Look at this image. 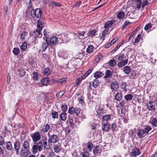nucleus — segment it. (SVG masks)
Returning <instances> with one entry per match:
<instances>
[{
  "label": "nucleus",
  "mask_w": 157,
  "mask_h": 157,
  "mask_svg": "<svg viewBox=\"0 0 157 157\" xmlns=\"http://www.w3.org/2000/svg\"><path fill=\"white\" fill-rule=\"evenodd\" d=\"M43 149V144L40 141L33 145L32 151L34 154H36L38 150L40 151Z\"/></svg>",
  "instance_id": "f257e3e1"
},
{
  "label": "nucleus",
  "mask_w": 157,
  "mask_h": 157,
  "mask_svg": "<svg viewBox=\"0 0 157 157\" xmlns=\"http://www.w3.org/2000/svg\"><path fill=\"white\" fill-rule=\"evenodd\" d=\"M48 137V141L49 143H52L54 144L57 143L59 140V139L56 135L52 134L50 131L48 132L47 134Z\"/></svg>",
  "instance_id": "f03ea898"
},
{
  "label": "nucleus",
  "mask_w": 157,
  "mask_h": 157,
  "mask_svg": "<svg viewBox=\"0 0 157 157\" xmlns=\"http://www.w3.org/2000/svg\"><path fill=\"white\" fill-rule=\"evenodd\" d=\"M37 29L34 32V35L37 37H41L42 36L41 30H42L43 25L41 22L38 21V24L37 25Z\"/></svg>",
  "instance_id": "7ed1b4c3"
},
{
  "label": "nucleus",
  "mask_w": 157,
  "mask_h": 157,
  "mask_svg": "<svg viewBox=\"0 0 157 157\" xmlns=\"http://www.w3.org/2000/svg\"><path fill=\"white\" fill-rule=\"evenodd\" d=\"M31 15L33 17H36L37 18L41 17L42 14V10L39 8L36 9L35 10H32L31 12Z\"/></svg>",
  "instance_id": "20e7f679"
},
{
  "label": "nucleus",
  "mask_w": 157,
  "mask_h": 157,
  "mask_svg": "<svg viewBox=\"0 0 157 157\" xmlns=\"http://www.w3.org/2000/svg\"><path fill=\"white\" fill-rule=\"evenodd\" d=\"M147 109L149 111H155V103L152 101H149L147 103Z\"/></svg>",
  "instance_id": "39448f33"
},
{
  "label": "nucleus",
  "mask_w": 157,
  "mask_h": 157,
  "mask_svg": "<svg viewBox=\"0 0 157 157\" xmlns=\"http://www.w3.org/2000/svg\"><path fill=\"white\" fill-rule=\"evenodd\" d=\"M14 147L16 151V154L17 155L19 154V150L21 148V144L20 142L17 140L13 143Z\"/></svg>",
  "instance_id": "423d86ee"
},
{
  "label": "nucleus",
  "mask_w": 157,
  "mask_h": 157,
  "mask_svg": "<svg viewBox=\"0 0 157 157\" xmlns=\"http://www.w3.org/2000/svg\"><path fill=\"white\" fill-rule=\"evenodd\" d=\"M31 136L33 141L35 142H36L39 140L41 138L40 134L37 132L34 133Z\"/></svg>",
  "instance_id": "0eeeda50"
},
{
  "label": "nucleus",
  "mask_w": 157,
  "mask_h": 157,
  "mask_svg": "<svg viewBox=\"0 0 157 157\" xmlns=\"http://www.w3.org/2000/svg\"><path fill=\"white\" fill-rule=\"evenodd\" d=\"M48 38H46L45 42H44L42 43L41 48L42 50V52H45L48 48L49 44L48 42L49 40L47 39Z\"/></svg>",
  "instance_id": "6e6552de"
},
{
  "label": "nucleus",
  "mask_w": 157,
  "mask_h": 157,
  "mask_svg": "<svg viewBox=\"0 0 157 157\" xmlns=\"http://www.w3.org/2000/svg\"><path fill=\"white\" fill-rule=\"evenodd\" d=\"M140 154V151L138 148H135L132 150L131 152V157H136Z\"/></svg>",
  "instance_id": "1a4fd4ad"
},
{
  "label": "nucleus",
  "mask_w": 157,
  "mask_h": 157,
  "mask_svg": "<svg viewBox=\"0 0 157 157\" xmlns=\"http://www.w3.org/2000/svg\"><path fill=\"white\" fill-rule=\"evenodd\" d=\"M137 135L140 138H143L146 135L143 128L138 129L137 131Z\"/></svg>",
  "instance_id": "9d476101"
},
{
  "label": "nucleus",
  "mask_w": 157,
  "mask_h": 157,
  "mask_svg": "<svg viewBox=\"0 0 157 157\" xmlns=\"http://www.w3.org/2000/svg\"><path fill=\"white\" fill-rule=\"evenodd\" d=\"M58 38L56 36H53L51 38L49 41V45H55L59 41L58 40Z\"/></svg>",
  "instance_id": "9b49d317"
},
{
  "label": "nucleus",
  "mask_w": 157,
  "mask_h": 157,
  "mask_svg": "<svg viewBox=\"0 0 157 157\" xmlns=\"http://www.w3.org/2000/svg\"><path fill=\"white\" fill-rule=\"evenodd\" d=\"M29 149H24L21 148L20 152L21 154L24 157H26L29 154Z\"/></svg>",
  "instance_id": "f8f14e48"
},
{
  "label": "nucleus",
  "mask_w": 157,
  "mask_h": 157,
  "mask_svg": "<svg viewBox=\"0 0 157 157\" xmlns=\"http://www.w3.org/2000/svg\"><path fill=\"white\" fill-rule=\"evenodd\" d=\"M29 146L30 143L27 140H25L22 143V147L21 148L24 149H29Z\"/></svg>",
  "instance_id": "ddd939ff"
},
{
  "label": "nucleus",
  "mask_w": 157,
  "mask_h": 157,
  "mask_svg": "<svg viewBox=\"0 0 157 157\" xmlns=\"http://www.w3.org/2000/svg\"><path fill=\"white\" fill-rule=\"evenodd\" d=\"M47 2L50 5L52 6L53 7H59L60 6L59 3H57L55 1L48 0Z\"/></svg>",
  "instance_id": "4468645a"
},
{
  "label": "nucleus",
  "mask_w": 157,
  "mask_h": 157,
  "mask_svg": "<svg viewBox=\"0 0 157 157\" xmlns=\"http://www.w3.org/2000/svg\"><path fill=\"white\" fill-rule=\"evenodd\" d=\"M128 61V59L121 61L120 62L117 64V66L119 67H122L127 64Z\"/></svg>",
  "instance_id": "2eb2a0df"
},
{
  "label": "nucleus",
  "mask_w": 157,
  "mask_h": 157,
  "mask_svg": "<svg viewBox=\"0 0 157 157\" xmlns=\"http://www.w3.org/2000/svg\"><path fill=\"white\" fill-rule=\"evenodd\" d=\"M41 82L43 86H47L48 85L49 81L48 78H45L41 80Z\"/></svg>",
  "instance_id": "dca6fc26"
},
{
  "label": "nucleus",
  "mask_w": 157,
  "mask_h": 157,
  "mask_svg": "<svg viewBox=\"0 0 157 157\" xmlns=\"http://www.w3.org/2000/svg\"><path fill=\"white\" fill-rule=\"evenodd\" d=\"M149 122L152 126L155 127H157V119L155 118H151L149 121Z\"/></svg>",
  "instance_id": "f3484780"
},
{
  "label": "nucleus",
  "mask_w": 157,
  "mask_h": 157,
  "mask_svg": "<svg viewBox=\"0 0 157 157\" xmlns=\"http://www.w3.org/2000/svg\"><path fill=\"white\" fill-rule=\"evenodd\" d=\"M117 18L119 19H122L125 16V13L122 11H118L117 12Z\"/></svg>",
  "instance_id": "a211bd4d"
},
{
  "label": "nucleus",
  "mask_w": 157,
  "mask_h": 157,
  "mask_svg": "<svg viewBox=\"0 0 157 157\" xmlns=\"http://www.w3.org/2000/svg\"><path fill=\"white\" fill-rule=\"evenodd\" d=\"M95 109L98 114H103L104 112L103 109L100 105L97 106L95 107Z\"/></svg>",
  "instance_id": "6ab92c4d"
},
{
  "label": "nucleus",
  "mask_w": 157,
  "mask_h": 157,
  "mask_svg": "<svg viewBox=\"0 0 157 157\" xmlns=\"http://www.w3.org/2000/svg\"><path fill=\"white\" fill-rule=\"evenodd\" d=\"M61 145L59 144H55L53 146L54 150L55 152L56 153H59L60 151L61 150Z\"/></svg>",
  "instance_id": "aec40b11"
},
{
  "label": "nucleus",
  "mask_w": 157,
  "mask_h": 157,
  "mask_svg": "<svg viewBox=\"0 0 157 157\" xmlns=\"http://www.w3.org/2000/svg\"><path fill=\"white\" fill-rule=\"evenodd\" d=\"M111 86L113 90H116L118 87L117 82V81L113 82L111 84Z\"/></svg>",
  "instance_id": "412c9836"
},
{
  "label": "nucleus",
  "mask_w": 157,
  "mask_h": 157,
  "mask_svg": "<svg viewBox=\"0 0 157 157\" xmlns=\"http://www.w3.org/2000/svg\"><path fill=\"white\" fill-rule=\"evenodd\" d=\"M86 149L89 151H91L93 147V145L92 143L90 142H88L86 144Z\"/></svg>",
  "instance_id": "4be33fe9"
},
{
  "label": "nucleus",
  "mask_w": 157,
  "mask_h": 157,
  "mask_svg": "<svg viewBox=\"0 0 157 157\" xmlns=\"http://www.w3.org/2000/svg\"><path fill=\"white\" fill-rule=\"evenodd\" d=\"M115 99L118 101H120L122 98V94L121 93L118 92L115 95Z\"/></svg>",
  "instance_id": "5701e85b"
},
{
  "label": "nucleus",
  "mask_w": 157,
  "mask_h": 157,
  "mask_svg": "<svg viewBox=\"0 0 157 157\" xmlns=\"http://www.w3.org/2000/svg\"><path fill=\"white\" fill-rule=\"evenodd\" d=\"M125 55L123 53H120L116 56V59L118 61H121L123 60L125 57Z\"/></svg>",
  "instance_id": "b1692460"
},
{
  "label": "nucleus",
  "mask_w": 157,
  "mask_h": 157,
  "mask_svg": "<svg viewBox=\"0 0 157 157\" xmlns=\"http://www.w3.org/2000/svg\"><path fill=\"white\" fill-rule=\"evenodd\" d=\"M33 9L32 1L31 0H30L27 6L26 12L27 13H29L30 11H31L32 10H33Z\"/></svg>",
  "instance_id": "393cba45"
},
{
  "label": "nucleus",
  "mask_w": 157,
  "mask_h": 157,
  "mask_svg": "<svg viewBox=\"0 0 157 157\" xmlns=\"http://www.w3.org/2000/svg\"><path fill=\"white\" fill-rule=\"evenodd\" d=\"M114 22L115 21L113 20L108 21L105 23L104 28L105 29H107L108 27L111 26Z\"/></svg>",
  "instance_id": "a878e982"
},
{
  "label": "nucleus",
  "mask_w": 157,
  "mask_h": 157,
  "mask_svg": "<svg viewBox=\"0 0 157 157\" xmlns=\"http://www.w3.org/2000/svg\"><path fill=\"white\" fill-rule=\"evenodd\" d=\"M50 126L49 124H46L40 130V131L44 132H47L49 129Z\"/></svg>",
  "instance_id": "bb28decb"
},
{
  "label": "nucleus",
  "mask_w": 157,
  "mask_h": 157,
  "mask_svg": "<svg viewBox=\"0 0 157 157\" xmlns=\"http://www.w3.org/2000/svg\"><path fill=\"white\" fill-rule=\"evenodd\" d=\"M146 135L152 129V127L151 126L147 125L143 128Z\"/></svg>",
  "instance_id": "cd10ccee"
},
{
  "label": "nucleus",
  "mask_w": 157,
  "mask_h": 157,
  "mask_svg": "<svg viewBox=\"0 0 157 157\" xmlns=\"http://www.w3.org/2000/svg\"><path fill=\"white\" fill-rule=\"evenodd\" d=\"M109 125L108 124H104L102 126V128L103 131H108L109 130Z\"/></svg>",
  "instance_id": "c85d7f7f"
},
{
  "label": "nucleus",
  "mask_w": 157,
  "mask_h": 157,
  "mask_svg": "<svg viewBox=\"0 0 157 157\" xmlns=\"http://www.w3.org/2000/svg\"><path fill=\"white\" fill-rule=\"evenodd\" d=\"M60 119L63 121H65L67 118V114L63 112L60 115Z\"/></svg>",
  "instance_id": "c756f323"
},
{
  "label": "nucleus",
  "mask_w": 157,
  "mask_h": 157,
  "mask_svg": "<svg viewBox=\"0 0 157 157\" xmlns=\"http://www.w3.org/2000/svg\"><path fill=\"white\" fill-rule=\"evenodd\" d=\"M28 35V33L25 31H23L20 33V38L22 40H25V38Z\"/></svg>",
  "instance_id": "7c9ffc66"
},
{
  "label": "nucleus",
  "mask_w": 157,
  "mask_h": 157,
  "mask_svg": "<svg viewBox=\"0 0 157 157\" xmlns=\"http://www.w3.org/2000/svg\"><path fill=\"white\" fill-rule=\"evenodd\" d=\"M6 147L7 149L9 150H11L12 148V145L10 141H8L6 143Z\"/></svg>",
  "instance_id": "2f4dec72"
},
{
  "label": "nucleus",
  "mask_w": 157,
  "mask_h": 157,
  "mask_svg": "<svg viewBox=\"0 0 157 157\" xmlns=\"http://www.w3.org/2000/svg\"><path fill=\"white\" fill-rule=\"evenodd\" d=\"M124 72L126 74H128L131 72V69L130 67L128 66L125 67L123 69Z\"/></svg>",
  "instance_id": "473e14b6"
},
{
  "label": "nucleus",
  "mask_w": 157,
  "mask_h": 157,
  "mask_svg": "<svg viewBox=\"0 0 157 157\" xmlns=\"http://www.w3.org/2000/svg\"><path fill=\"white\" fill-rule=\"evenodd\" d=\"M104 75V74L101 71H98L94 73V77L97 78H99Z\"/></svg>",
  "instance_id": "72a5a7b5"
},
{
  "label": "nucleus",
  "mask_w": 157,
  "mask_h": 157,
  "mask_svg": "<svg viewBox=\"0 0 157 157\" xmlns=\"http://www.w3.org/2000/svg\"><path fill=\"white\" fill-rule=\"evenodd\" d=\"M99 83L100 82L99 80L96 78L94 80L92 83V86L94 88H96L99 85Z\"/></svg>",
  "instance_id": "f704fd0d"
},
{
  "label": "nucleus",
  "mask_w": 157,
  "mask_h": 157,
  "mask_svg": "<svg viewBox=\"0 0 157 157\" xmlns=\"http://www.w3.org/2000/svg\"><path fill=\"white\" fill-rule=\"evenodd\" d=\"M76 109L73 107H70L68 110V113L71 114L75 113Z\"/></svg>",
  "instance_id": "c9c22d12"
},
{
  "label": "nucleus",
  "mask_w": 157,
  "mask_h": 157,
  "mask_svg": "<svg viewBox=\"0 0 157 157\" xmlns=\"http://www.w3.org/2000/svg\"><path fill=\"white\" fill-rule=\"evenodd\" d=\"M51 73L50 69L48 67L45 68L44 70V73L45 75L48 76L50 75Z\"/></svg>",
  "instance_id": "e433bc0d"
},
{
  "label": "nucleus",
  "mask_w": 157,
  "mask_h": 157,
  "mask_svg": "<svg viewBox=\"0 0 157 157\" xmlns=\"http://www.w3.org/2000/svg\"><path fill=\"white\" fill-rule=\"evenodd\" d=\"M92 68H91L88 70L85 74L82 76V79L85 78L92 72Z\"/></svg>",
  "instance_id": "4c0bfd02"
},
{
  "label": "nucleus",
  "mask_w": 157,
  "mask_h": 157,
  "mask_svg": "<svg viewBox=\"0 0 157 157\" xmlns=\"http://www.w3.org/2000/svg\"><path fill=\"white\" fill-rule=\"evenodd\" d=\"M116 62L115 59H112L109 60V65L111 67H113L116 64Z\"/></svg>",
  "instance_id": "58836bf2"
},
{
  "label": "nucleus",
  "mask_w": 157,
  "mask_h": 157,
  "mask_svg": "<svg viewBox=\"0 0 157 157\" xmlns=\"http://www.w3.org/2000/svg\"><path fill=\"white\" fill-rule=\"evenodd\" d=\"M112 75V73L109 70H107L106 71V75L104 77L105 78H109Z\"/></svg>",
  "instance_id": "ea45409f"
},
{
  "label": "nucleus",
  "mask_w": 157,
  "mask_h": 157,
  "mask_svg": "<svg viewBox=\"0 0 157 157\" xmlns=\"http://www.w3.org/2000/svg\"><path fill=\"white\" fill-rule=\"evenodd\" d=\"M94 47L92 45L89 46L86 49V52L88 53H91L92 52Z\"/></svg>",
  "instance_id": "a19ab883"
},
{
  "label": "nucleus",
  "mask_w": 157,
  "mask_h": 157,
  "mask_svg": "<svg viewBox=\"0 0 157 157\" xmlns=\"http://www.w3.org/2000/svg\"><path fill=\"white\" fill-rule=\"evenodd\" d=\"M97 32V31L96 30H93L89 32L88 33V35L89 36L93 37L95 35Z\"/></svg>",
  "instance_id": "79ce46f5"
},
{
  "label": "nucleus",
  "mask_w": 157,
  "mask_h": 157,
  "mask_svg": "<svg viewBox=\"0 0 157 157\" xmlns=\"http://www.w3.org/2000/svg\"><path fill=\"white\" fill-rule=\"evenodd\" d=\"M66 78H61L56 80V82L58 83H62L63 82H66Z\"/></svg>",
  "instance_id": "37998d69"
},
{
  "label": "nucleus",
  "mask_w": 157,
  "mask_h": 157,
  "mask_svg": "<svg viewBox=\"0 0 157 157\" xmlns=\"http://www.w3.org/2000/svg\"><path fill=\"white\" fill-rule=\"evenodd\" d=\"M111 117V115L108 114L105 116H104L102 118L103 120L104 121H108L110 120Z\"/></svg>",
  "instance_id": "c03bdc74"
},
{
  "label": "nucleus",
  "mask_w": 157,
  "mask_h": 157,
  "mask_svg": "<svg viewBox=\"0 0 157 157\" xmlns=\"http://www.w3.org/2000/svg\"><path fill=\"white\" fill-rule=\"evenodd\" d=\"M136 2V7L138 9H139L141 6V0H133Z\"/></svg>",
  "instance_id": "a18cd8bd"
},
{
  "label": "nucleus",
  "mask_w": 157,
  "mask_h": 157,
  "mask_svg": "<svg viewBox=\"0 0 157 157\" xmlns=\"http://www.w3.org/2000/svg\"><path fill=\"white\" fill-rule=\"evenodd\" d=\"M75 113L77 116H80L82 115L81 110L79 109H76Z\"/></svg>",
  "instance_id": "49530a36"
},
{
  "label": "nucleus",
  "mask_w": 157,
  "mask_h": 157,
  "mask_svg": "<svg viewBox=\"0 0 157 157\" xmlns=\"http://www.w3.org/2000/svg\"><path fill=\"white\" fill-rule=\"evenodd\" d=\"M27 44L26 43L24 42L22 43L21 46V50H25L27 48Z\"/></svg>",
  "instance_id": "de8ad7c7"
},
{
  "label": "nucleus",
  "mask_w": 157,
  "mask_h": 157,
  "mask_svg": "<svg viewBox=\"0 0 157 157\" xmlns=\"http://www.w3.org/2000/svg\"><path fill=\"white\" fill-rule=\"evenodd\" d=\"M13 52L15 55H17L19 54L20 52V50L18 48H15L13 49Z\"/></svg>",
  "instance_id": "09e8293b"
},
{
  "label": "nucleus",
  "mask_w": 157,
  "mask_h": 157,
  "mask_svg": "<svg viewBox=\"0 0 157 157\" xmlns=\"http://www.w3.org/2000/svg\"><path fill=\"white\" fill-rule=\"evenodd\" d=\"M43 146L44 148L46 149H48L50 148V146L49 144H48L47 142L44 141L43 142Z\"/></svg>",
  "instance_id": "8fccbe9b"
},
{
  "label": "nucleus",
  "mask_w": 157,
  "mask_h": 157,
  "mask_svg": "<svg viewBox=\"0 0 157 157\" xmlns=\"http://www.w3.org/2000/svg\"><path fill=\"white\" fill-rule=\"evenodd\" d=\"M38 74L36 72L33 73V78L34 80L37 81L39 78Z\"/></svg>",
  "instance_id": "3c124183"
},
{
  "label": "nucleus",
  "mask_w": 157,
  "mask_h": 157,
  "mask_svg": "<svg viewBox=\"0 0 157 157\" xmlns=\"http://www.w3.org/2000/svg\"><path fill=\"white\" fill-rule=\"evenodd\" d=\"M99 150V146L97 145H96L94 147L93 149V152L94 154L97 153L98 152Z\"/></svg>",
  "instance_id": "603ef678"
},
{
  "label": "nucleus",
  "mask_w": 157,
  "mask_h": 157,
  "mask_svg": "<svg viewBox=\"0 0 157 157\" xmlns=\"http://www.w3.org/2000/svg\"><path fill=\"white\" fill-rule=\"evenodd\" d=\"M133 97L131 94H129L125 95L124 97L125 99L127 100H130L132 99Z\"/></svg>",
  "instance_id": "864d4df0"
},
{
  "label": "nucleus",
  "mask_w": 157,
  "mask_h": 157,
  "mask_svg": "<svg viewBox=\"0 0 157 157\" xmlns=\"http://www.w3.org/2000/svg\"><path fill=\"white\" fill-rule=\"evenodd\" d=\"M51 115L53 118H57L58 117V113L56 111L52 112Z\"/></svg>",
  "instance_id": "5fc2aeb1"
},
{
  "label": "nucleus",
  "mask_w": 157,
  "mask_h": 157,
  "mask_svg": "<svg viewBox=\"0 0 157 157\" xmlns=\"http://www.w3.org/2000/svg\"><path fill=\"white\" fill-rule=\"evenodd\" d=\"M19 74L21 77L24 76L25 75V72L23 69L19 70L18 71Z\"/></svg>",
  "instance_id": "6e6d98bb"
},
{
  "label": "nucleus",
  "mask_w": 157,
  "mask_h": 157,
  "mask_svg": "<svg viewBox=\"0 0 157 157\" xmlns=\"http://www.w3.org/2000/svg\"><path fill=\"white\" fill-rule=\"evenodd\" d=\"M5 144L4 139L1 136H0V145L2 146Z\"/></svg>",
  "instance_id": "4d7b16f0"
},
{
  "label": "nucleus",
  "mask_w": 157,
  "mask_h": 157,
  "mask_svg": "<svg viewBox=\"0 0 157 157\" xmlns=\"http://www.w3.org/2000/svg\"><path fill=\"white\" fill-rule=\"evenodd\" d=\"M61 108L62 111H63V112H64V113L67 111V106L66 105H62Z\"/></svg>",
  "instance_id": "13d9d810"
},
{
  "label": "nucleus",
  "mask_w": 157,
  "mask_h": 157,
  "mask_svg": "<svg viewBox=\"0 0 157 157\" xmlns=\"http://www.w3.org/2000/svg\"><path fill=\"white\" fill-rule=\"evenodd\" d=\"M78 33L79 35V36H82V38H79L80 39H83V36L84 35V34L85 33V32L84 31H78Z\"/></svg>",
  "instance_id": "bf43d9fd"
},
{
  "label": "nucleus",
  "mask_w": 157,
  "mask_h": 157,
  "mask_svg": "<svg viewBox=\"0 0 157 157\" xmlns=\"http://www.w3.org/2000/svg\"><path fill=\"white\" fill-rule=\"evenodd\" d=\"M90 154L87 151H84L82 154V157H89Z\"/></svg>",
  "instance_id": "052dcab7"
},
{
  "label": "nucleus",
  "mask_w": 157,
  "mask_h": 157,
  "mask_svg": "<svg viewBox=\"0 0 157 157\" xmlns=\"http://www.w3.org/2000/svg\"><path fill=\"white\" fill-rule=\"evenodd\" d=\"M141 36V35L140 34H139L138 35L136 38L135 39L134 41L135 43H137L140 41Z\"/></svg>",
  "instance_id": "680f3d73"
},
{
  "label": "nucleus",
  "mask_w": 157,
  "mask_h": 157,
  "mask_svg": "<svg viewBox=\"0 0 157 157\" xmlns=\"http://www.w3.org/2000/svg\"><path fill=\"white\" fill-rule=\"evenodd\" d=\"M152 27V25L151 23H148L144 27V29L147 30L150 29Z\"/></svg>",
  "instance_id": "e2e57ef3"
},
{
  "label": "nucleus",
  "mask_w": 157,
  "mask_h": 157,
  "mask_svg": "<svg viewBox=\"0 0 157 157\" xmlns=\"http://www.w3.org/2000/svg\"><path fill=\"white\" fill-rule=\"evenodd\" d=\"M118 38L117 37H116L110 43L109 46H111L115 42H116L118 40Z\"/></svg>",
  "instance_id": "0e129e2a"
},
{
  "label": "nucleus",
  "mask_w": 157,
  "mask_h": 157,
  "mask_svg": "<svg viewBox=\"0 0 157 157\" xmlns=\"http://www.w3.org/2000/svg\"><path fill=\"white\" fill-rule=\"evenodd\" d=\"M68 121L69 122L71 126L74 125L73 120L72 118L69 117Z\"/></svg>",
  "instance_id": "69168bd1"
},
{
  "label": "nucleus",
  "mask_w": 157,
  "mask_h": 157,
  "mask_svg": "<svg viewBox=\"0 0 157 157\" xmlns=\"http://www.w3.org/2000/svg\"><path fill=\"white\" fill-rule=\"evenodd\" d=\"M103 56L101 54H100L98 55L95 60L97 62H98L101 60Z\"/></svg>",
  "instance_id": "338daca9"
},
{
  "label": "nucleus",
  "mask_w": 157,
  "mask_h": 157,
  "mask_svg": "<svg viewBox=\"0 0 157 157\" xmlns=\"http://www.w3.org/2000/svg\"><path fill=\"white\" fill-rule=\"evenodd\" d=\"M122 89L124 90H125L126 91V84L125 82H123L121 84Z\"/></svg>",
  "instance_id": "774afa93"
}]
</instances>
